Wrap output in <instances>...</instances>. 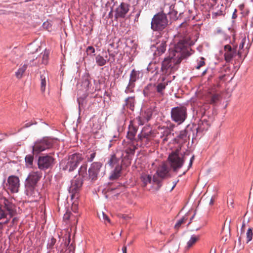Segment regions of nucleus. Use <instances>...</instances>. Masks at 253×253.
<instances>
[{
    "instance_id": "36",
    "label": "nucleus",
    "mask_w": 253,
    "mask_h": 253,
    "mask_svg": "<svg viewBox=\"0 0 253 253\" xmlns=\"http://www.w3.org/2000/svg\"><path fill=\"white\" fill-rule=\"evenodd\" d=\"M56 242V240L53 238L52 237L51 239H49L47 244V248L48 249H52L55 244Z\"/></svg>"
},
{
    "instance_id": "31",
    "label": "nucleus",
    "mask_w": 253,
    "mask_h": 253,
    "mask_svg": "<svg viewBox=\"0 0 253 253\" xmlns=\"http://www.w3.org/2000/svg\"><path fill=\"white\" fill-rule=\"evenodd\" d=\"M96 153L95 151L89 150L86 153L85 159L87 162H91L93 160L96 156Z\"/></svg>"
},
{
    "instance_id": "37",
    "label": "nucleus",
    "mask_w": 253,
    "mask_h": 253,
    "mask_svg": "<svg viewBox=\"0 0 253 253\" xmlns=\"http://www.w3.org/2000/svg\"><path fill=\"white\" fill-rule=\"evenodd\" d=\"M118 160L117 159L115 155H112L110 160L108 162V164L112 167H113L117 163Z\"/></svg>"
},
{
    "instance_id": "12",
    "label": "nucleus",
    "mask_w": 253,
    "mask_h": 253,
    "mask_svg": "<svg viewBox=\"0 0 253 253\" xmlns=\"http://www.w3.org/2000/svg\"><path fill=\"white\" fill-rule=\"evenodd\" d=\"M167 38L161 37V39L156 42V45L152 46V48L153 47L156 48V50L154 53L155 57L160 56L165 52L167 47Z\"/></svg>"
},
{
    "instance_id": "27",
    "label": "nucleus",
    "mask_w": 253,
    "mask_h": 253,
    "mask_svg": "<svg viewBox=\"0 0 253 253\" xmlns=\"http://www.w3.org/2000/svg\"><path fill=\"white\" fill-rule=\"evenodd\" d=\"M125 101L126 105L127 106V107L129 108L131 110H133L134 107V97H128L126 99Z\"/></svg>"
},
{
    "instance_id": "48",
    "label": "nucleus",
    "mask_w": 253,
    "mask_h": 253,
    "mask_svg": "<svg viewBox=\"0 0 253 253\" xmlns=\"http://www.w3.org/2000/svg\"><path fill=\"white\" fill-rule=\"evenodd\" d=\"M224 49H225V52H228L229 51H231V50H233V49L232 48L231 46L230 45L227 44V45H225Z\"/></svg>"
},
{
    "instance_id": "32",
    "label": "nucleus",
    "mask_w": 253,
    "mask_h": 253,
    "mask_svg": "<svg viewBox=\"0 0 253 253\" xmlns=\"http://www.w3.org/2000/svg\"><path fill=\"white\" fill-rule=\"evenodd\" d=\"M27 69V65L26 64L23 65L22 67H21L18 71L15 73V76L17 78L21 79L24 73L26 71Z\"/></svg>"
},
{
    "instance_id": "49",
    "label": "nucleus",
    "mask_w": 253,
    "mask_h": 253,
    "mask_svg": "<svg viewBox=\"0 0 253 253\" xmlns=\"http://www.w3.org/2000/svg\"><path fill=\"white\" fill-rule=\"evenodd\" d=\"M245 227H246V223H245V221H243L242 226L241 229V234H243L245 232Z\"/></svg>"
},
{
    "instance_id": "64",
    "label": "nucleus",
    "mask_w": 253,
    "mask_h": 253,
    "mask_svg": "<svg viewBox=\"0 0 253 253\" xmlns=\"http://www.w3.org/2000/svg\"><path fill=\"white\" fill-rule=\"evenodd\" d=\"M158 37H161V33H160L159 35H158Z\"/></svg>"
},
{
    "instance_id": "4",
    "label": "nucleus",
    "mask_w": 253,
    "mask_h": 253,
    "mask_svg": "<svg viewBox=\"0 0 253 253\" xmlns=\"http://www.w3.org/2000/svg\"><path fill=\"white\" fill-rule=\"evenodd\" d=\"M165 80V78L163 77V82L154 85L150 84L146 86L143 90L144 95L156 100L162 99L165 95V90L169 83V81L164 82Z\"/></svg>"
},
{
    "instance_id": "39",
    "label": "nucleus",
    "mask_w": 253,
    "mask_h": 253,
    "mask_svg": "<svg viewBox=\"0 0 253 253\" xmlns=\"http://www.w3.org/2000/svg\"><path fill=\"white\" fill-rule=\"evenodd\" d=\"M136 148L135 146H131L126 149V153L128 155H133L134 154Z\"/></svg>"
},
{
    "instance_id": "28",
    "label": "nucleus",
    "mask_w": 253,
    "mask_h": 253,
    "mask_svg": "<svg viewBox=\"0 0 253 253\" xmlns=\"http://www.w3.org/2000/svg\"><path fill=\"white\" fill-rule=\"evenodd\" d=\"M136 131H137V129L135 127H134L133 126H129V130L128 131L127 135V138L128 139H129L130 140H133L134 138L135 134H136Z\"/></svg>"
},
{
    "instance_id": "26",
    "label": "nucleus",
    "mask_w": 253,
    "mask_h": 253,
    "mask_svg": "<svg viewBox=\"0 0 253 253\" xmlns=\"http://www.w3.org/2000/svg\"><path fill=\"white\" fill-rule=\"evenodd\" d=\"M236 52L234 49L228 52H225L224 53V58L226 62H229L232 58L236 55Z\"/></svg>"
},
{
    "instance_id": "25",
    "label": "nucleus",
    "mask_w": 253,
    "mask_h": 253,
    "mask_svg": "<svg viewBox=\"0 0 253 253\" xmlns=\"http://www.w3.org/2000/svg\"><path fill=\"white\" fill-rule=\"evenodd\" d=\"M139 72L133 69L130 75L129 82L135 84V82L139 78Z\"/></svg>"
},
{
    "instance_id": "11",
    "label": "nucleus",
    "mask_w": 253,
    "mask_h": 253,
    "mask_svg": "<svg viewBox=\"0 0 253 253\" xmlns=\"http://www.w3.org/2000/svg\"><path fill=\"white\" fill-rule=\"evenodd\" d=\"M82 181L77 178L71 181V186L69 187V191L71 193V199H78L79 198L78 193L82 185Z\"/></svg>"
},
{
    "instance_id": "35",
    "label": "nucleus",
    "mask_w": 253,
    "mask_h": 253,
    "mask_svg": "<svg viewBox=\"0 0 253 253\" xmlns=\"http://www.w3.org/2000/svg\"><path fill=\"white\" fill-rule=\"evenodd\" d=\"M135 86V84H133L129 82L127 86H126L125 92L126 93H129L134 92V87Z\"/></svg>"
},
{
    "instance_id": "16",
    "label": "nucleus",
    "mask_w": 253,
    "mask_h": 253,
    "mask_svg": "<svg viewBox=\"0 0 253 253\" xmlns=\"http://www.w3.org/2000/svg\"><path fill=\"white\" fill-rule=\"evenodd\" d=\"M129 5L126 3L122 2L115 11V17L124 18L129 10Z\"/></svg>"
},
{
    "instance_id": "61",
    "label": "nucleus",
    "mask_w": 253,
    "mask_h": 253,
    "mask_svg": "<svg viewBox=\"0 0 253 253\" xmlns=\"http://www.w3.org/2000/svg\"><path fill=\"white\" fill-rule=\"evenodd\" d=\"M78 100L79 105V106H80L81 102H80V99H78Z\"/></svg>"
},
{
    "instance_id": "17",
    "label": "nucleus",
    "mask_w": 253,
    "mask_h": 253,
    "mask_svg": "<svg viewBox=\"0 0 253 253\" xmlns=\"http://www.w3.org/2000/svg\"><path fill=\"white\" fill-rule=\"evenodd\" d=\"M48 57H49V52L47 51H44V52L42 53L41 55L39 57V61L41 59V64L46 65L48 63ZM34 57L32 58V59L30 60L29 61V64L31 66H34L36 65L37 64H39V62L37 63L36 62L34 63Z\"/></svg>"
},
{
    "instance_id": "2",
    "label": "nucleus",
    "mask_w": 253,
    "mask_h": 253,
    "mask_svg": "<svg viewBox=\"0 0 253 253\" xmlns=\"http://www.w3.org/2000/svg\"><path fill=\"white\" fill-rule=\"evenodd\" d=\"M180 149L181 147L172 152L168 157V161L170 168L174 172H177L179 169L182 168L184 162L189 157V163L186 170L187 171L192 167L194 160V156H190L189 151H186L183 153H181Z\"/></svg>"
},
{
    "instance_id": "21",
    "label": "nucleus",
    "mask_w": 253,
    "mask_h": 253,
    "mask_svg": "<svg viewBox=\"0 0 253 253\" xmlns=\"http://www.w3.org/2000/svg\"><path fill=\"white\" fill-rule=\"evenodd\" d=\"M161 131L162 135L161 138H163V142L165 143L168 141L171 136V132L170 129L168 127L162 128Z\"/></svg>"
},
{
    "instance_id": "33",
    "label": "nucleus",
    "mask_w": 253,
    "mask_h": 253,
    "mask_svg": "<svg viewBox=\"0 0 253 253\" xmlns=\"http://www.w3.org/2000/svg\"><path fill=\"white\" fill-rule=\"evenodd\" d=\"M34 156L33 155H27L25 157V161L27 167H32L33 164Z\"/></svg>"
},
{
    "instance_id": "14",
    "label": "nucleus",
    "mask_w": 253,
    "mask_h": 253,
    "mask_svg": "<svg viewBox=\"0 0 253 253\" xmlns=\"http://www.w3.org/2000/svg\"><path fill=\"white\" fill-rule=\"evenodd\" d=\"M8 189L12 193L18 192L20 187V180L19 178L15 175H10L7 178Z\"/></svg>"
},
{
    "instance_id": "13",
    "label": "nucleus",
    "mask_w": 253,
    "mask_h": 253,
    "mask_svg": "<svg viewBox=\"0 0 253 253\" xmlns=\"http://www.w3.org/2000/svg\"><path fill=\"white\" fill-rule=\"evenodd\" d=\"M52 145L51 143L46 139H42L37 141L33 146V152L40 153L49 148Z\"/></svg>"
},
{
    "instance_id": "5",
    "label": "nucleus",
    "mask_w": 253,
    "mask_h": 253,
    "mask_svg": "<svg viewBox=\"0 0 253 253\" xmlns=\"http://www.w3.org/2000/svg\"><path fill=\"white\" fill-rule=\"evenodd\" d=\"M1 203H3V205L0 207V219L6 218V219L3 223L6 224L16 213L15 206L6 199L1 200ZM2 223L0 222V236L2 233Z\"/></svg>"
},
{
    "instance_id": "63",
    "label": "nucleus",
    "mask_w": 253,
    "mask_h": 253,
    "mask_svg": "<svg viewBox=\"0 0 253 253\" xmlns=\"http://www.w3.org/2000/svg\"><path fill=\"white\" fill-rule=\"evenodd\" d=\"M212 0L213 1V2L214 3V4L216 3V1H217V0Z\"/></svg>"
},
{
    "instance_id": "24",
    "label": "nucleus",
    "mask_w": 253,
    "mask_h": 253,
    "mask_svg": "<svg viewBox=\"0 0 253 253\" xmlns=\"http://www.w3.org/2000/svg\"><path fill=\"white\" fill-rule=\"evenodd\" d=\"M151 134V131L145 132V129L144 128L140 134L138 135V141L143 142V139L150 137Z\"/></svg>"
},
{
    "instance_id": "62",
    "label": "nucleus",
    "mask_w": 253,
    "mask_h": 253,
    "mask_svg": "<svg viewBox=\"0 0 253 253\" xmlns=\"http://www.w3.org/2000/svg\"><path fill=\"white\" fill-rule=\"evenodd\" d=\"M123 217L124 218V219H126L128 218V217L127 216H123Z\"/></svg>"
},
{
    "instance_id": "50",
    "label": "nucleus",
    "mask_w": 253,
    "mask_h": 253,
    "mask_svg": "<svg viewBox=\"0 0 253 253\" xmlns=\"http://www.w3.org/2000/svg\"><path fill=\"white\" fill-rule=\"evenodd\" d=\"M32 125V123H28L25 124L23 127V128L28 127L31 126Z\"/></svg>"
},
{
    "instance_id": "19",
    "label": "nucleus",
    "mask_w": 253,
    "mask_h": 253,
    "mask_svg": "<svg viewBox=\"0 0 253 253\" xmlns=\"http://www.w3.org/2000/svg\"><path fill=\"white\" fill-rule=\"evenodd\" d=\"M140 179L142 182V185L143 187H146L149 183L156 185V183L153 182V178H152L151 175L149 174L142 173L141 175Z\"/></svg>"
},
{
    "instance_id": "7",
    "label": "nucleus",
    "mask_w": 253,
    "mask_h": 253,
    "mask_svg": "<svg viewBox=\"0 0 253 253\" xmlns=\"http://www.w3.org/2000/svg\"><path fill=\"white\" fill-rule=\"evenodd\" d=\"M170 169V167L166 163L162 164L158 168L156 173L153 177V182L156 183L157 189L161 187L162 181L164 179L171 177Z\"/></svg>"
},
{
    "instance_id": "55",
    "label": "nucleus",
    "mask_w": 253,
    "mask_h": 253,
    "mask_svg": "<svg viewBox=\"0 0 253 253\" xmlns=\"http://www.w3.org/2000/svg\"><path fill=\"white\" fill-rule=\"evenodd\" d=\"M216 250L215 249H213L211 248L210 253H215Z\"/></svg>"
},
{
    "instance_id": "58",
    "label": "nucleus",
    "mask_w": 253,
    "mask_h": 253,
    "mask_svg": "<svg viewBox=\"0 0 253 253\" xmlns=\"http://www.w3.org/2000/svg\"><path fill=\"white\" fill-rule=\"evenodd\" d=\"M236 12V10H235V12H234V13L233 14L232 17L233 18H236L237 17V15H236V14L235 13Z\"/></svg>"
},
{
    "instance_id": "51",
    "label": "nucleus",
    "mask_w": 253,
    "mask_h": 253,
    "mask_svg": "<svg viewBox=\"0 0 253 253\" xmlns=\"http://www.w3.org/2000/svg\"><path fill=\"white\" fill-rule=\"evenodd\" d=\"M123 253H126L127 249L126 246H124L122 248Z\"/></svg>"
},
{
    "instance_id": "8",
    "label": "nucleus",
    "mask_w": 253,
    "mask_h": 253,
    "mask_svg": "<svg viewBox=\"0 0 253 253\" xmlns=\"http://www.w3.org/2000/svg\"><path fill=\"white\" fill-rule=\"evenodd\" d=\"M168 25L167 15L163 13L155 14L152 19L151 28L154 31L163 32Z\"/></svg>"
},
{
    "instance_id": "47",
    "label": "nucleus",
    "mask_w": 253,
    "mask_h": 253,
    "mask_svg": "<svg viewBox=\"0 0 253 253\" xmlns=\"http://www.w3.org/2000/svg\"><path fill=\"white\" fill-rule=\"evenodd\" d=\"M89 84L90 83L88 79L87 78H85L83 83V85L86 86V87H88Z\"/></svg>"
},
{
    "instance_id": "52",
    "label": "nucleus",
    "mask_w": 253,
    "mask_h": 253,
    "mask_svg": "<svg viewBox=\"0 0 253 253\" xmlns=\"http://www.w3.org/2000/svg\"><path fill=\"white\" fill-rule=\"evenodd\" d=\"M177 181H178V180H177V181L173 182V186H172L170 190V191H172L173 189V188L175 187V186L176 185V183H177Z\"/></svg>"
},
{
    "instance_id": "15",
    "label": "nucleus",
    "mask_w": 253,
    "mask_h": 253,
    "mask_svg": "<svg viewBox=\"0 0 253 253\" xmlns=\"http://www.w3.org/2000/svg\"><path fill=\"white\" fill-rule=\"evenodd\" d=\"M102 166V164L100 162H94L91 165L88 169V174L91 180L96 179Z\"/></svg>"
},
{
    "instance_id": "34",
    "label": "nucleus",
    "mask_w": 253,
    "mask_h": 253,
    "mask_svg": "<svg viewBox=\"0 0 253 253\" xmlns=\"http://www.w3.org/2000/svg\"><path fill=\"white\" fill-rule=\"evenodd\" d=\"M98 216L99 219L104 222L110 223V220L108 216L103 211L98 213Z\"/></svg>"
},
{
    "instance_id": "20",
    "label": "nucleus",
    "mask_w": 253,
    "mask_h": 253,
    "mask_svg": "<svg viewBox=\"0 0 253 253\" xmlns=\"http://www.w3.org/2000/svg\"><path fill=\"white\" fill-rule=\"evenodd\" d=\"M201 236L200 235L193 234L191 235L189 240L187 242L185 247L186 250H188L193 247L200 239Z\"/></svg>"
},
{
    "instance_id": "10",
    "label": "nucleus",
    "mask_w": 253,
    "mask_h": 253,
    "mask_svg": "<svg viewBox=\"0 0 253 253\" xmlns=\"http://www.w3.org/2000/svg\"><path fill=\"white\" fill-rule=\"evenodd\" d=\"M55 164V159L49 155L40 156L38 159V168L41 170H46L53 168Z\"/></svg>"
},
{
    "instance_id": "41",
    "label": "nucleus",
    "mask_w": 253,
    "mask_h": 253,
    "mask_svg": "<svg viewBox=\"0 0 253 253\" xmlns=\"http://www.w3.org/2000/svg\"><path fill=\"white\" fill-rule=\"evenodd\" d=\"M205 58L203 57H201L200 59V60L198 61L197 65L195 67V68L197 69H199L201 67L205 65Z\"/></svg>"
},
{
    "instance_id": "56",
    "label": "nucleus",
    "mask_w": 253,
    "mask_h": 253,
    "mask_svg": "<svg viewBox=\"0 0 253 253\" xmlns=\"http://www.w3.org/2000/svg\"><path fill=\"white\" fill-rule=\"evenodd\" d=\"M214 201V199L212 198H211L210 202V205H212L213 204Z\"/></svg>"
},
{
    "instance_id": "6",
    "label": "nucleus",
    "mask_w": 253,
    "mask_h": 253,
    "mask_svg": "<svg viewBox=\"0 0 253 253\" xmlns=\"http://www.w3.org/2000/svg\"><path fill=\"white\" fill-rule=\"evenodd\" d=\"M83 159L84 158L81 154H73L70 155L67 160L61 161L60 163L61 168L63 170L69 172L74 171Z\"/></svg>"
},
{
    "instance_id": "45",
    "label": "nucleus",
    "mask_w": 253,
    "mask_h": 253,
    "mask_svg": "<svg viewBox=\"0 0 253 253\" xmlns=\"http://www.w3.org/2000/svg\"><path fill=\"white\" fill-rule=\"evenodd\" d=\"M108 51L109 52V50H108ZM109 56H110V58L109 59H107V62L112 63L115 61V55L113 53H110L109 52Z\"/></svg>"
},
{
    "instance_id": "60",
    "label": "nucleus",
    "mask_w": 253,
    "mask_h": 253,
    "mask_svg": "<svg viewBox=\"0 0 253 253\" xmlns=\"http://www.w3.org/2000/svg\"><path fill=\"white\" fill-rule=\"evenodd\" d=\"M207 70H205V71H204L203 72V73H202V76H204V75H205L206 74V73H207Z\"/></svg>"
},
{
    "instance_id": "29",
    "label": "nucleus",
    "mask_w": 253,
    "mask_h": 253,
    "mask_svg": "<svg viewBox=\"0 0 253 253\" xmlns=\"http://www.w3.org/2000/svg\"><path fill=\"white\" fill-rule=\"evenodd\" d=\"M96 62L99 66L105 65L107 62V59H105L100 55H97L95 57Z\"/></svg>"
},
{
    "instance_id": "59",
    "label": "nucleus",
    "mask_w": 253,
    "mask_h": 253,
    "mask_svg": "<svg viewBox=\"0 0 253 253\" xmlns=\"http://www.w3.org/2000/svg\"><path fill=\"white\" fill-rule=\"evenodd\" d=\"M195 216V214L192 216V217L190 218V222L188 223V224H189L190 223L192 222V220H193V219L194 218V217Z\"/></svg>"
},
{
    "instance_id": "42",
    "label": "nucleus",
    "mask_w": 253,
    "mask_h": 253,
    "mask_svg": "<svg viewBox=\"0 0 253 253\" xmlns=\"http://www.w3.org/2000/svg\"><path fill=\"white\" fill-rule=\"evenodd\" d=\"M73 217L72 214L70 211H67L63 216V220H68Z\"/></svg>"
},
{
    "instance_id": "46",
    "label": "nucleus",
    "mask_w": 253,
    "mask_h": 253,
    "mask_svg": "<svg viewBox=\"0 0 253 253\" xmlns=\"http://www.w3.org/2000/svg\"><path fill=\"white\" fill-rule=\"evenodd\" d=\"M150 141V137L145 138V139H143V142H141V145H144V146H146L147 145H149Z\"/></svg>"
},
{
    "instance_id": "3",
    "label": "nucleus",
    "mask_w": 253,
    "mask_h": 253,
    "mask_svg": "<svg viewBox=\"0 0 253 253\" xmlns=\"http://www.w3.org/2000/svg\"><path fill=\"white\" fill-rule=\"evenodd\" d=\"M42 176L41 171L33 170L31 171L25 182V193L31 198H35L38 197V192L36 190V187Z\"/></svg>"
},
{
    "instance_id": "30",
    "label": "nucleus",
    "mask_w": 253,
    "mask_h": 253,
    "mask_svg": "<svg viewBox=\"0 0 253 253\" xmlns=\"http://www.w3.org/2000/svg\"><path fill=\"white\" fill-rule=\"evenodd\" d=\"M179 141L181 140L182 142H185L188 138V132L186 129L181 130L177 136Z\"/></svg>"
},
{
    "instance_id": "22",
    "label": "nucleus",
    "mask_w": 253,
    "mask_h": 253,
    "mask_svg": "<svg viewBox=\"0 0 253 253\" xmlns=\"http://www.w3.org/2000/svg\"><path fill=\"white\" fill-rule=\"evenodd\" d=\"M122 170V167L119 165L116 166L114 170L112 171L111 175L109 176L110 180H115L117 179L120 176L121 172Z\"/></svg>"
},
{
    "instance_id": "9",
    "label": "nucleus",
    "mask_w": 253,
    "mask_h": 253,
    "mask_svg": "<svg viewBox=\"0 0 253 253\" xmlns=\"http://www.w3.org/2000/svg\"><path fill=\"white\" fill-rule=\"evenodd\" d=\"M171 118L172 120L178 124L185 121L187 117V108L184 106H179L171 109Z\"/></svg>"
},
{
    "instance_id": "44",
    "label": "nucleus",
    "mask_w": 253,
    "mask_h": 253,
    "mask_svg": "<svg viewBox=\"0 0 253 253\" xmlns=\"http://www.w3.org/2000/svg\"><path fill=\"white\" fill-rule=\"evenodd\" d=\"M86 171V166H81L80 168L79 173L80 175H83L84 172Z\"/></svg>"
},
{
    "instance_id": "18",
    "label": "nucleus",
    "mask_w": 253,
    "mask_h": 253,
    "mask_svg": "<svg viewBox=\"0 0 253 253\" xmlns=\"http://www.w3.org/2000/svg\"><path fill=\"white\" fill-rule=\"evenodd\" d=\"M220 95L209 92L207 96V101L211 104L215 105L220 99Z\"/></svg>"
},
{
    "instance_id": "40",
    "label": "nucleus",
    "mask_w": 253,
    "mask_h": 253,
    "mask_svg": "<svg viewBox=\"0 0 253 253\" xmlns=\"http://www.w3.org/2000/svg\"><path fill=\"white\" fill-rule=\"evenodd\" d=\"M187 219V217H183L179 220H178L175 225V228L176 229H178L180 226L182 224H183L186 220Z\"/></svg>"
},
{
    "instance_id": "53",
    "label": "nucleus",
    "mask_w": 253,
    "mask_h": 253,
    "mask_svg": "<svg viewBox=\"0 0 253 253\" xmlns=\"http://www.w3.org/2000/svg\"><path fill=\"white\" fill-rule=\"evenodd\" d=\"M204 123L207 124V121L206 120H204L203 121H200L199 123V125H201V124H204Z\"/></svg>"
},
{
    "instance_id": "43",
    "label": "nucleus",
    "mask_w": 253,
    "mask_h": 253,
    "mask_svg": "<svg viewBox=\"0 0 253 253\" xmlns=\"http://www.w3.org/2000/svg\"><path fill=\"white\" fill-rule=\"evenodd\" d=\"M86 52L88 55L91 54L95 52V49L92 46H88L86 49Z\"/></svg>"
},
{
    "instance_id": "23",
    "label": "nucleus",
    "mask_w": 253,
    "mask_h": 253,
    "mask_svg": "<svg viewBox=\"0 0 253 253\" xmlns=\"http://www.w3.org/2000/svg\"><path fill=\"white\" fill-rule=\"evenodd\" d=\"M47 80L48 76L47 74L44 73L41 75V90L42 92L45 91Z\"/></svg>"
},
{
    "instance_id": "54",
    "label": "nucleus",
    "mask_w": 253,
    "mask_h": 253,
    "mask_svg": "<svg viewBox=\"0 0 253 253\" xmlns=\"http://www.w3.org/2000/svg\"><path fill=\"white\" fill-rule=\"evenodd\" d=\"M244 42H242L239 45V49H242L244 47Z\"/></svg>"
},
{
    "instance_id": "1",
    "label": "nucleus",
    "mask_w": 253,
    "mask_h": 253,
    "mask_svg": "<svg viewBox=\"0 0 253 253\" xmlns=\"http://www.w3.org/2000/svg\"><path fill=\"white\" fill-rule=\"evenodd\" d=\"M197 40L196 35L187 33L183 35V39L169 49V55L162 63L161 70L163 74L169 75L177 69V65L181 60L190 56L191 53L190 46Z\"/></svg>"
},
{
    "instance_id": "57",
    "label": "nucleus",
    "mask_w": 253,
    "mask_h": 253,
    "mask_svg": "<svg viewBox=\"0 0 253 253\" xmlns=\"http://www.w3.org/2000/svg\"><path fill=\"white\" fill-rule=\"evenodd\" d=\"M203 226L204 225H200L199 227L195 228V230L198 231L200 230Z\"/></svg>"
},
{
    "instance_id": "38",
    "label": "nucleus",
    "mask_w": 253,
    "mask_h": 253,
    "mask_svg": "<svg viewBox=\"0 0 253 253\" xmlns=\"http://www.w3.org/2000/svg\"><path fill=\"white\" fill-rule=\"evenodd\" d=\"M247 242L251 241L253 238V230L252 228L250 227L248 228L247 232Z\"/></svg>"
}]
</instances>
